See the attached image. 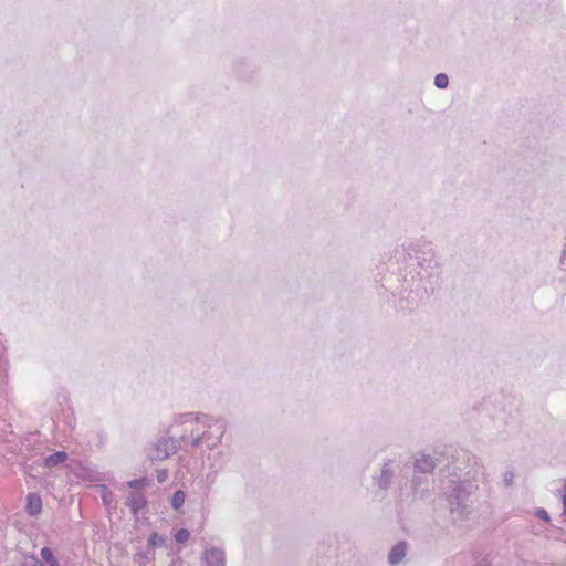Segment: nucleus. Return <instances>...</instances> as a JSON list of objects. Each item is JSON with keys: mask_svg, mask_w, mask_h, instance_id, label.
Returning <instances> with one entry per match:
<instances>
[{"mask_svg": "<svg viewBox=\"0 0 566 566\" xmlns=\"http://www.w3.org/2000/svg\"><path fill=\"white\" fill-rule=\"evenodd\" d=\"M434 85L438 88H447L449 85V77L444 73H439L434 77Z\"/></svg>", "mask_w": 566, "mask_h": 566, "instance_id": "obj_15", "label": "nucleus"}, {"mask_svg": "<svg viewBox=\"0 0 566 566\" xmlns=\"http://www.w3.org/2000/svg\"><path fill=\"white\" fill-rule=\"evenodd\" d=\"M436 463L431 455L420 454L415 460V469L420 473H430L434 470Z\"/></svg>", "mask_w": 566, "mask_h": 566, "instance_id": "obj_9", "label": "nucleus"}, {"mask_svg": "<svg viewBox=\"0 0 566 566\" xmlns=\"http://www.w3.org/2000/svg\"><path fill=\"white\" fill-rule=\"evenodd\" d=\"M216 476H217V473H209L207 475V479L211 482V483H214L216 482Z\"/></svg>", "mask_w": 566, "mask_h": 566, "instance_id": "obj_22", "label": "nucleus"}, {"mask_svg": "<svg viewBox=\"0 0 566 566\" xmlns=\"http://www.w3.org/2000/svg\"><path fill=\"white\" fill-rule=\"evenodd\" d=\"M535 515H536L538 518H541V520H543V521H545V522H549V520H551V518H549V515H548V513H547V511H546V510H544V509H537V510H536V512H535Z\"/></svg>", "mask_w": 566, "mask_h": 566, "instance_id": "obj_18", "label": "nucleus"}, {"mask_svg": "<svg viewBox=\"0 0 566 566\" xmlns=\"http://www.w3.org/2000/svg\"><path fill=\"white\" fill-rule=\"evenodd\" d=\"M40 555L42 559L50 566H57V560L55 559L53 552L49 547H43L40 552Z\"/></svg>", "mask_w": 566, "mask_h": 566, "instance_id": "obj_13", "label": "nucleus"}, {"mask_svg": "<svg viewBox=\"0 0 566 566\" xmlns=\"http://www.w3.org/2000/svg\"><path fill=\"white\" fill-rule=\"evenodd\" d=\"M562 500H563V515L566 516V483L563 486Z\"/></svg>", "mask_w": 566, "mask_h": 566, "instance_id": "obj_20", "label": "nucleus"}, {"mask_svg": "<svg viewBox=\"0 0 566 566\" xmlns=\"http://www.w3.org/2000/svg\"><path fill=\"white\" fill-rule=\"evenodd\" d=\"M147 504L146 497L143 493L138 491H134L129 494L126 501V505L130 509V511L136 514L142 509H144Z\"/></svg>", "mask_w": 566, "mask_h": 566, "instance_id": "obj_8", "label": "nucleus"}, {"mask_svg": "<svg viewBox=\"0 0 566 566\" xmlns=\"http://www.w3.org/2000/svg\"><path fill=\"white\" fill-rule=\"evenodd\" d=\"M180 447V441L171 438V437H163L154 442H151L147 449L146 453L150 461H164L177 453Z\"/></svg>", "mask_w": 566, "mask_h": 566, "instance_id": "obj_4", "label": "nucleus"}, {"mask_svg": "<svg viewBox=\"0 0 566 566\" xmlns=\"http://www.w3.org/2000/svg\"><path fill=\"white\" fill-rule=\"evenodd\" d=\"M168 470L167 469H158L156 470V479L158 483H164L168 479Z\"/></svg>", "mask_w": 566, "mask_h": 566, "instance_id": "obj_17", "label": "nucleus"}, {"mask_svg": "<svg viewBox=\"0 0 566 566\" xmlns=\"http://www.w3.org/2000/svg\"><path fill=\"white\" fill-rule=\"evenodd\" d=\"M185 500H186L185 492L181 490H177L172 494L171 500H170L171 507L176 511H179L184 506Z\"/></svg>", "mask_w": 566, "mask_h": 566, "instance_id": "obj_12", "label": "nucleus"}, {"mask_svg": "<svg viewBox=\"0 0 566 566\" xmlns=\"http://www.w3.org/2000/svg\"><path fill=\"white\" fill-rule=\"evenodd\" d=\"M42 511V500L36 493H29L27 496L25 512L31 516H36Z\"/></svg>", "mask_w": 566, "mask_h": 566, "instance_id": "obj_10", "label": "nucleus"}, {"mask_svg": "<svg viewBox=\"0 0 566 566\" xmlns=\"http://www.w3.org/2000/svg\"><path fill=\"white\" fill-rule=\"evenodd\" d=\"M503 480L506 486L512 485L514 481V473L512 471H506L503 475Z\"/></svg>", "mask_w": 566, "mask_h": 566, "instance_id": "obj_19", "label": "nucleus"}, {"mask_svg": "<svg viewBox=\"0 0 566 566\" xmlns=\"http://www.w3.org/2000/svg\"><path fill=\"white\" fill-rule=\"evenodd\" d=\"M127 485L132 489H143L147 485V479H135L127 482Z\"/></svg>", "mask_w": 566, "mask_h": 566, "instance_id": "obj_16", "label": "nucleus"}, {"mask_svg": "<svg viewBox=\"0 0 566 566\" xmlns=\"http://www.w3.org/2000/svg\"><path fill=\"white\" fill-rule=\"evenodd\" d=\"M174 538L176 543L185 544L190 538V532L187 528H180L175 533Z\"/></svg>", "mask_w": 566, "mask_h": 566, "instance_id": "obj_14", "label": "nucleus"}, {"mask_svg": "<svg viewBox=\"0 0 566 566\" xmlns=\"http://www.w3.org/2000/svg\"><path fill=\"white\" fill-rule=\"evenodd\" d=\"M66 460H67L66 452L56 451V452L50 454L48 458H45L44 467L51 469V468H54V467L65 462Z\"/></svg>", "mask_w": 566, "mask_h": 566, "instance_id": "obj_11", "label": "nucleus"}, {"mask_svg": "<svg viewBox=\"0 0 566 566\" xmlns=\"http://www.w3.org/2000/svg\"><path fill=\"white\" fill-rule=\"evenodd\" d=\"M176 424H184L180 441L192 448L205 447L208 450L217 448L226 433L227 422L206 413L187 412L175 418Z\"/></svg>", "mask_w": 566, "mask_h": 566, "instance_id": "obj_1", "label": "nucleus"}, {"mask_svg": "<svg viewBox=\"0 0 566 566\" xmlns=\"http://www.w3.org/2000/svg\"><path fill=\"white\" fill-rule=\"evenodd\" d=\"M417 260V287L422 289L426 295L433 293L439 282L440 263L437 253L429 243H417L412 245Z\"/></svg>", "mask_w": 566, "mask_h": 566, "instance_id": "obj_2", "label": "nucleus"}, {"mask_svg": "<svg viewBox=\"0 0 566 566\" xmlns=\"http://www.w3.org/2000/svg\"><path fill=\"white\" fill-rule=\"evenodd\" d=\"M156 539H159V542H164V538L158 536L157 534L151 535L149 538L150 544L156 545Z\"/></svg>", "mask_w": 566, "mask_h": 566, "instance_id": "obj_21", "label": "nucleus"}, {"mask_svg": "<svg viewBox=\"0 0 566 566\" xmlns=\"http://www.w3.org/2000/svg\"><path fill=\"white\" fill-rule=\"evenodd\" d=\"M202 560L206 566H224L226 555L220 547L211 546L203 552Z\"/></svg>", "mask_w": 566, "mask_h": 566, "instance_id": "obj_6", "label": "nucleus"}, {"mask_svg": "<svg viewBox=\"0 0 566 566\" xmlns=\"http://www.w3.org/2000/svg\"><path fill=\"white\" fill-rule=\"evenodd\" d=\"M407 547L408 545L407 542L405 541H401L397 543L395 546H392L388 554V563L390 565L399 564L406 557Z\"/></svg>", "mask_w": 566, "mask_h": 566, "instance_id": "obj_7", "label": "nucleus"}, {"mask_svg": "<svg viewBox=\"0 0 566 566\" xmlns=\"http://www.w3.org/2000/svg\"><path fill=\"white\" fill-rule=\"evenodd\" d=\"M396 468H398V464H396L394 460H388L384 463L379 475L376 478V483L380 489L387 490L389 488L395 475Z\"/></svg>", "mask_w": 566, "mask_h": 566, "instance_id": "obj_5", "label": "nucleus"}, {"mask_svg": "<svg viewBox=\"0 0 566 566\" xmlns=\"http://www.w3.org/2000/svg\"><path fill=\"white\" fill-rule=\"evenodd\" d=\"M475 485L465 481H452L447 491V502L453 521H463L473 512Z\"/></svg>", "mask_w": 566, "mask_h": 566, "instance_id": "obj_3", "label": "nucleus"}]
</instances>
